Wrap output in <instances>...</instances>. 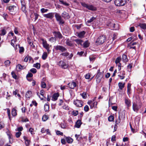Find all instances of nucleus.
Returning a JSON list of instances; mask_svg holds the SVG:
<instances>
[{
    "mask_svg": "<svg viewBox=\"0 0 146 146\" xmlns=\"http://www.w3.org/2000/svg\"><path fill=\"white\" fill-rule=\"evenodd\" d=\"M57 65L64 69H66L68 66V65L65 60H61L59 61L57 64Z\"/></svg>",
    "mask_w": 146,
    "mask_h": 146,
    "instance_id": "1",
    "label": "nucleus"
},
{
    "mask_svg": "<svg viewBox=\"0 0 146 146\" xmlns=\"http://www.w3.org/2000/svg\"><path fill=\"white\" fill-rule=\"evenodd\" d=\"M127 3V0H115V5L117 6H123Z\"/></svg>",
    "mask_w": 146,
    "mask_h": 146,
    "instance_id": "2",
    "label": "nucleus"
},
{
    "mask_svg": "<svg viewBox=\"0 0 146 146\" xmlns=\"http://www.w3.org/2000/svg\"><path fill=\"white\" fill-rule=\"evenodd\" d=\"M106 40V36L105 35H102L98 38L96 42L98 44H101L104 42Z\"/></svg>",
    "mask_w": 146,
    "mask_h": 146,
    "instance_id": "3",
    "label": "nucleus"
},
{
    "mask_svg": "<svg viewBox=\"0 0 146 146\" xmlns=\"http://www.w3.org/2000/svg\"><path fill=\"white\" fill-rule=\"evenodd\" d=\"M55 17L56 18V20L59 22V24H63L64 23V21L59 13H55Z\"/></svg>",
    "mask_w": 146,
    "mask_h": 146,
    "instance_id": "4",
    "label": "nucleus"
},
{
    "mask_svg": "<svg viewBox=\"0 0 146 146\" xmlns=\"http://www.w3.org/2000/svg\"><path fill=\"white\" fill-rule=\"evenodd\" d=\"M74 104L77 107H81L83 106V102L80 100H76L74 101Z\"/></svg>",
    "mask_w": 146,
    "mask_h": 146,
    "instance_id": "5",
    "label": "nucleus"
},
{
    "mask_svg": "<svg viewBox=\"0 0 146 146\" xmlns=\"http://www.w3.org/2000/svg\"><path fill=\"white\" fill-rule=\"evenodd\" d=\"M55 48L57 50H59L62 52L66 50V48L60 45H57L55 46Z\"/></svg>",
    "mask_w": 146,
    "mask_h": 146,
    "instance_id": "6",
    "label": "nucleus"
},
{
    "mask_svg": "<svg viewBox=\"0 0 146 146\" xmlns=\"http://www.w3.org/2000/svg\"><path fill=\"white\" fill-rule=\"evenodd\" d=\"M54 13H50L47 14H44L43 16L44 17L48 19H52L54 17Z\"/></svg>",
    "mask_w": 146,
    "mask_h": 146,
    "instance_id": "7",
    "label": "nucleus"
},
{
    "mask_svg": "<svg viewBox=\"0 0 146 146\" xmlns=\"http://www.w3.org/2000/svg\"><path fill=\"white\" fill-rule=\"evenodd\" d=\"M115 24L112 21H110L107 24V25L111 29L116 30L117 29L115 28Z\"/></svg>",
    "mask_w": 146,
    "mask_h": 146,
    "instance_id": "8",
    "label": "nucleus"
},
{
    "mask_svg": "<svg viewBox=\"0 0 146 146\" xmlns=\"http://www.w3.org/2000/svg\"><path fill=\"white\" fill-rule=\"evenodd\" d=\"M62 17L65 19H68L70 18L69 14L65 11H64L62 14Z\"/></svg>",
    "mask_w": 146,
    "mask_h": 146,
    "instance_id": "9",
    "label": "nucleus"
},
{
    "mask_svg": "<svg viewBox=\"0 0 146 146\" xmlns=\"http://www.w3.org/2000/svg\"><path fill=\"white\" fill-rule=\"evenodd\" d=\"M125 103L128 109L131 106V100L129 99H125Z\"/></svg>",
    "mask_w": 146,
    "mask_h": 146,
    "instance_id": "10",
    "label": "nucleus"
},
{
    "mask_svg": "<svg viewBox=\"0 0 146 146\" xmlns=\"http://www.w3.org/2000/svg\"><path fill=\"white\" fill-rule=\"evenodd\" d=\"M68 85L70 88L73 89L76 86V84L75 82H72L68 83Z\"/></svg>",
    "mask_w": 146,
    "mask_h": 146,
    "instance_id": "11",
    "label": "nucleus"
},
{
    "mask_svg": "<svg viewBox=\"0 0 146 146\" xmlns=\"http://www.w3.org/2000/svg\"><path fill=\"white\" fill-rule=\"evenodd\" d=\"M54 34L56 38H58L60 39L62 38V36L60 32L55 31L54 32Z\"/></svg>",
    "mask_w": 146,
    "mask_h": 146,
    "instance_id": "12",
    "label": "nucleus"
},
{
    "mask_svg": "<svg viewBox=\"0 0 146 146\" xmlns=\"http://www.w3.org/2000/svg\"><path fill=\"white\" fill-rule=\"evenodd\" d=\"M41 40L42 41V44L44 48H46L49 46V44L47 43L46 41L44 40V39L42 38Z\"/></svg>",
    "mask_w": 146,
    "mask_h": 146,
    "instance_id": "13",
    "label": "nucleus"
},
{
    "mask_svg": "<svg viewBox=\"0 0 146 146\" xmlns=\"http://www.w3.org/2000/svg\"><path fill=\"white\" fill-rule=\"evenodd\" d=\"M139 108L136 104L135 103H133V109L134 111L137 112L139 110Z\"/></svg>",
    "mask_w": 146,
    "mask_h": 146,
    "instance_id": "14",
    "label": "nucleus"
},
{
    "mask_svg": "<svg viewBox=\"0 0 146 146\" xmlns=\"http://www.w3.org/2000/svg\"><path fill=\"white\" fill-rule=\"evenodd\" d=\"M17 69H18L19 70H20L23 69H25L26 67L24 66H22L20 64H18L16 66Z\"/></svg>",
    "mask_w": 146,
    "mask_h": 146,
    "instance_id": "15",
    "label": "nucleus"
},
{
    "mask_svg": "<svg viewBox=\"0 0 146 146\" xmlns=\"http://www.w3.org/2000/svg\"><path fill=\"white\" fill-rule=\"evenodd\" d=\"M81 124V121L80 120H78L76 122L75 126L76 127L79 128L80 127Z\"/></svg>",
    "mask_w": 146,
    "mask_h": 146,
    "instance_id": "16",
    "label": "nucleus"
},
{
    "mask_svg": "<svg viewBox=\"0 0 146 146\" xmlns=\"http://www.w3.org/2000/svg\"><path fill=\"white\" fill-rule=\"evenodd\" d=\"M59 96V95L58 93H56L54 94L53 95L52 100L53 101H56L57 99Z\"/></svg>",
    "mask_w": 146,
    "mask_h": 146,
    "instance_id": "17",
    "label": "nucleus"
},
{
    "mask_svg": "<svg viewBox=\"0 0 146 146\" xmlns=\"http://www.w3.org/2000/svg\"><path fill=\"white\" fill-rule=\"evenodd\" d=\"M85 33V32L84 31H83L78 33V36L79 38H82L84 37Z\"/></svg>",
    "mask_w": 146,
    "mask_h": 146,
    "instance_id": "18",
    "label": "nucleus"
},
{
    "mask_svg": "<svg viewBox=\"0 0 146 146\" xmlns=\"http://www.w3.org/2000/svg\"><path fill=\"white\" fill-rule=\"evenodd\" d=\"M66 140L67 142L68 143H71L73 141V139L70 137H66Z\"/></svg>",
    "mask_w": 146,
    "mask_h": 146,
    "instance_id": "19",
    "label": "nucleus"
},
{
    "mask_svg": "<svg viewBox=\"0 0 146 146\" xmlns=\"http://www.w3.org/2000/svg\"><path fill=\"white\" fill-rule=\"evenodd\" d=\"M89 10L95 11L96 10V8L92 5H88L87 8Z\"/></svg>",
    "mask_w": 146,
    "mask_h": 146,
    "instance_id": "20",
    "label": "nucleus"
},
{
    "mask_svg": "<svg viewBox=\"0 0 146 146\" xmlns=\"http://www.w3.org/2000/svg\"><path fill=\"white\" fill-rule=\"evenodd\" d=\"M16 7L14 5L10 6L9 7L8 9L10 12H13Z\"/></svg>",
    "mask_w": 146,
    "mask_h": 146,
    "instance_id": "21",
    "label": "nucleus"
},
{
    "mask_svg": "<svg viewBox=\"0 0 146 146\" xmlns=\"http://www.w3.org/2000/svg\"><path fill=\"white\" fill-rule=\"evenodd\" d=\"M100 75L102 76V74L100 73H98L96 75V77H97L96 81L97 83H99L101 79L99 78Z\"/></svg>",
    "mask_w": 146,
    "mask_h": 146,
    "instance_id": "22",
    "label": "nucleus"
},
{
    "mask_svg": "<svg viewBox=\"0 0 146 146\" xmlns=\"http://www.w3.org/2000/svg\"><path fill=\"white\" fill-rule=\"evenodd\" d=\"M32 92L31 91H28L25 94V97L26 98H29L31 96Z\"/></svg>",
    "mask_w": 146,
    "mask_h": 146,
    "instance_id": "23",
    "label": "nucleus"
},
{
    "mask_svg": "<svg viewBox=\"0 0 146 146\" xmlns=\"http://www.w3.org/2000/svg\"><path fill=\"white\" fill-rule=\"evenodd\" d=\"M122 60L124 62H126L128 61V59L127 58V56L125 54H123L122 55Z\"/></svg>",
    "mask_w": 146,
    "mask_h": 146,
    "instance_id": "24",
    "label": "nucleus"
},
{
    "mask_svg": "<svg viewBox=\"0 0 146 146\" xmlns=\"http://www.w3.org/2000/svg\"><path fill=\"white\" fill-rule=\"evenodd\" d=\"M6 33V30L3 29L0 31V35L1 36H3L5 35Z\"/></svg>",
    "mask_w": 146,
    "mask_h": 146,
    "instance_id": "25",
    "label": "nucleus"
},
{
    "mask_svg": "<svg viewBox=\"0 0 146 146\" xmlns=\"http://www.w3.org/2000/svg\"><path fill=\"white\" fill-rule=\"evenodd\" d=\"M97 104V102H93L92 104L90 105V107L91 109L93 108H95L96 107V106Z\"/></svg>",
    "mask_w": 146,
    "mask_h": 146,
    "instance_id": "26",
    "label": "nucleus"
},
{
    "mask_svg": "<svg viewBox=\"0 0 146 146\" xmlns=\"http://www.w3.org/2000/svg\"><path fill=\"white\" fill-rule=\"evenodd\" d=\"M125 84H123L122 82H119L118 83V86L119 88L121 90H122L124 87Z\"/></svg>",
    "mask_w": 146,
    "mask_h": 146,
    "instance_id": "27",
    "label": "nucleus"
},
{
    "mask_svg": "<svg viewBox=\"0 0 146 146\" xmlns=\"http://www.w3.org/2000/svg\"><path fill=\"white\" fill-rule=\"evenodd\" d=\"M33 67L38 69H39L40 68V63H36L33 64Z\"/></svg>",
    "mask_w": 146,
    "mask_h": 146,
    "instance_id": "28",
    "label": "nucleus"
},
{
    "mask_svg": "<svg viewBox=\"0 0 146 146\" xmlns=\"http://www.w3.org/2000/svg\"><path fill=\"white\" fill-rule=\"evenodd\" d=\"M49 109V106L47 104H45L44 105V110L45 111H47Z\"/></svg>",
    "mask_w": 146,
    "mask_h": 146,
    "instance_id": "29",
    "label": "nucleus"
},
{
    "mask_svg": "<svg viewBox=\"0 0 146 146\" xmlns=\"http://www.w3.org/2000/svg\"><path fill=\"white\" fill-rule=\"evenodd\" d=\"M11 113L12 115L13 116H16L17 115L16 110L14 108H13L12 111Z\"/></svg>",
    "mask_w": 146,
    "mask_h": 146,
    "instance_id": "30",
    "label": "nucleus"
},
{
    "mask_svg": "<svg viewBox=\"0 0 146 146\" xmlns=\"http://www.w3.org/2000/svg\"><path fill=\"white\" fill-rule=\"evenodd\" d=\"M74 41L76 42L78 44L82 45V44L83 42V41L82 40L79 39H75L74 40Z\"/></svg>",
    "mask_w": 146,
    "mask_h": 146,
    "instance_id": "31",
    "label": "nucleus"
},
{
    "mask_svg": "<svg viewBox=\"0 0 146 146\" xmlns=\"http://www.w3.org/2000/svg\"><path fill=\"white\" fill-rule=\"evenodd\" d=\"M17 38L15 37V39H12L11 40V44L14 47L15 45V43L17 41Z\"/></svg>",
    "mask_w": 146,
    "mask_h": 146,
    "instance_id": "32",
    "label": "nucleus"
},
{
    "mask_svg": "<svg viewBox=\"0 0 146 146\" xmlns=\"http://www.w3.org/2000/svg\"><path fill=\"white\" fill-rule=\"evenodd\" d=\"M121 60V58L120 57H119L117 58L115 61V64L117 65L118 63H120V61Z\"/></svg>",
    "mask_w": 146,
    "mask_h": 146,
    "instance_id": "33",
    "label": "nucleus"
},
{
    "mask_svg": "<svg viewBox=\"0 0 146 146\" xmlns=\"http://www.w3.org/2000/svg\"><path fill=\"white\" fill-rule=\"evenodd\" d=\"M48 56L47 53L46 52H44L42 56V58L45 60L46 59Z\"/></svg>",
    "mask_w": 146,
    "mask_h": 146,
    "instance_id": "34",
    "label": "nucleus"
},
{
    "mask_svg": "<svg viewBox=\"0 0 146 146\" xmlns=\"http://www.w3.org/2000/svg\"><path fill=\"white\" fill-rule=\"evenodd\" d=\"M66 44H67L68 45L71 46L72 45V44L71 42V41H70L69 39H68L66 40Z\"/></svg>",
    "mask_w": 146,
    "mask_h": 146,
    "instance_id": "35",
    "label": "nucleus"
},
{
    "mask_svg": "<svg viewBox=\"0 0 146 146\" xmlns=\"http://www.w3.org/2000/svg\"><path fill=\"white\" fill-rule=\"evenodd\" d=\"M96 19V17H92L91 18L90 20H88L86 22V23L87 24L88 23H90L92 22H93L94 20H95Z\"/></svg>",
    "mask_w": 146,
    "mask_h": 146,
    "instance_id": "36",
    "label": "nucleus"
},
{
    "mask_svg": "<svg viewBox=\"0 0 146 146\" xmlns=\"http://www.w3.org/2000/svg\"><path fill=\"white\" fill-rule=\"evenodd\" d=\"M139 26L141 28L143 29H146V24L145 23H141L139 24Z\"/></svg>",
    "mask_w": 146,
    "mask_h": 146,
    "instance_id": "37",
    "label": "nucleus"
},
{
    "mask_svg": "<svg viewBox=\"0 0 146 146\" xmlns=\"http://www.w3.org/2000/svg\"><path fill=\"white\" fill-rule=\"evenodd\" d=\"M59 1L62 4L65 5L66 6H68L69 5V4L68 3H67L65 1H64L62 0H60Z\"/></svg>",
    "mask_w": 146,
    "mask_h": 146,
    "instance_id": "38",
    "label": "nucleus"
},
{
    "mask_svg": "<svg viewBox=\"0 0 146 146\" xmlns=\"http://www.w3.org/2000/svg\"><path fill=\"white\" fill-rule=\"evenodd\" d=\"M89 44L87 41H86L83 44V46L84 47L87 48L89 46Z\"/></svg>",
    "mask_w": 146,
    "mask_h": 146,
    "instance_id": "39",
    "label": "nucleus"
},
{
    "mask_svg": "<svg viewBox=\"0 0 146 146\" xmlns=\"http://www.w3.org/2000/svg\"><path fill=\"white\" fill-rule=\"evenodd\" d=\"M121 121V120L120 116H119L117 119L115 121V126H116V125L119 124Z\"/></svg>",
    "mask_w": 146,
    "mask_h": 146,
    "instance_id": "40",
    "label": "nucleus"
},
{
    "mask_svg": "<svg viewBox=\"0 0 146 146\" xmlns=\"http://www.w3.org/2000/svg\"><path fill=\"white\" fill-rule=\"evenodd\" d=\"M48 118V117L46 115H44L42 117V119L43 121H46Z\"/></svg>",
    "mask_w": 146,
    "mask_h": 146,
    "instance_id": "41",
    "label": "nucleus"
},
{
    "mask_svg": "<svg viewBox=\"0 0 146 146\" xmlns=\"http://www.w3.org/2000/svg\"><path fill=\"white\" fill-rule=\"evenodd\" d=\"M11 74L12 77L14 78L15 79H16L17 78V76L16 75L15 73L14 72H12Z\"/></svg>",
    "mask_w": 146,
    "mask_h": 146,
    "instance_id": "42",
    "label": "nucleus"
},
{
    "mask_svg": "<svg viewBox=\"0 0 146 146\" xmlns=\"http://www.w3.org/2000/svg\"><path fill=\"white\" fill-rule=\"evenodd\" d=\"M48 10L46 9L42 8L41 9L40 11L42 13H44L47 12L48 11Z\"/></svg>",
    "mask_w": 146,
    "mask_h": 146,
    "instance_id": "43",
    "label": "nucleus"
},
{
    "mask_svg": "<svg viewBox=\"0 0 146 146\" xmlns=\"http://www.w3.org/2000/svg\"><path fill=\"white\" fill-rule=\"evenodd\" d=\"M114 119V117L112 115H110L108 117V120L110 121H112Z\"/></svg>",
    "mask_w": 146,
    "mask_h": 146,
    "instance_id": "44",
    "label": "nucleus"
},
{
    "mask_svg": "<svg viewBox=\"0 0 146 146\" xmlns=\"http://www.w3.org/2000/svg\"><path fill=\"white\" fill-rule=\"evenodd\" d=\"M10 63H11L10 61L9 60L6 61L5 62V63H4L5 65L6 66H9V65L10 64Z\"/></svg>",
    "mask_w": 146,
    "mask_h": 146,
    "instance_id": "45",
    "label": "nucleus"
},
{
    "mask_svg": "<svg viewBox=\"0 0 146 146\" xmlns=\"http://www.w3.org/2000/svg\"><path fill=\"white\" fill-rule=\"evenodd\" d=\"M41 86L42 88H45L46 86V84L44 82H41Z\"/></svg>",
    "mask_w": 146,
    "mask_h": 146,
    "instance_id": "46",
    "label": "nucleus"
},
{
    "mask_svg": "<svg viewBox=\"0 0 146 146\" xmlns=\"http://www.w3.org/2000/svg\"><path fill=\"white\" fill-rule=\"evenodd\" d=\"M80 94L84 99H86L87 97V95L85 93H83L82 94Z\"/></svg>",
    "mask_w": 146,
    "mask_h": 146,
    "instance_id": "47",
    "label": "nucleus"
},
{
    "mask_svg": "<svg viewBox=\"0 0 146 146\" xmlns=\"http://www.w3.org/2000/svg\"><path fill=\"white\" fill-rule=\"evenodd\" d=\"M30 140L28 139H27L25 140V143L26 146H28L30 144Z\"/></svg>",
    "mask_w": 146,
    "mask_h": 146,
    "instance_id": "48",
    "label": "nucleus"
},
{
    "mask_svg": "<svg viewBox=\"0 0 146 146\" xmlns=\"http://www.w3.org/2000/svg\"><path fill=\"white\" fill-rule=\"evenodd\" d=\"M21 134V133L20 132H18L16 133L15 136L17 138H19L20 137Z\"/></svg>",
    "mask_w": 146,
    "mask_h": 146,
    "instance_id": "49",
    "label": "nucleus"
},
{
    "mask_svg": "<svg viewBox=\"0 0 146 146\" xmlns=\"http://www.w3.org/2000/svg\"><path fill=\"white\" fill-rule=\"evenodd\" d=\"M56 133L57 135H60L62 136L63 134L62 132H61L60 131L58 130L56 131Z\"/></svg>",
    "mask_w": 146,
    "mask_h": 146,
    "instance_id": "50",
    "label": "nucleus"
},
{
    "mask_svg": "<svg viewBox=\"0 0 146 146\" xmlns=\"http://www.w3.org/2000/svg\"><path fill=\"white\" fill-rule=\"evenodd\" d=\"M69 55V53L67 52L63 53L61 54V55H62L65 56H67Z\"/></svg>",
    "mask_w": 146,
    "mask_h": 146,
    "instance_id": "51",
    "label": "nucleus"
},
{
    "mask_svg": "<svg viewBox=\"0 0 146 146\" xmlns=\"http://www.w3.org/2000/svg\"><path fill=\"white\" fill-rule=\"evenodd\" d=\"M84 110L86 111H88L89 110V108L87 105H86L84 108Z\"/></svg>",
    "mask_w": 146,
    "mask_h": 146,
    "instance_id": "52",
    "label": "nucleus"
},
{
    "mask_svg": "<svg viewBox=\"0 0 146 146\" xmlns=\"http://www.w3.org/2000/svg\"><path fill=\"white\" fill-rule=\"evenodd\" d=\"M91 74L90 73L87 74L85 76V78L86 79H89L90 77Z\"/></svg>",
    "mask_w": 146,
    "mask_h": 146,
    "instance_id": "53",
    "label": "nucleus"
},
{
    "mask_svg": "<svg viewBox=\"0 0 146 146\" xmlns=\"http://www.w3.org/2000/svg\"><path fill=\"white\" fill-rule=\"evenodd\" d=\"M80 136V135H78L76 134L75 135V137H76V139L78 141L80 140L81 139V137H79Z\"/></svg>",
    "mask_w": 146,
    "mask_h": 146,
    "instance_id": "54",
    "label": "nucleus"
},
{
    "mask_svg": "<svg viewBox=\"0 0 146 146\" xmlns=\"http://www.w3.org/2000/svg\"><path fill=\"white\" fill-rule=\"evenodd\" d=\"M30 71L31 72H32L33 73H35L37 72L36 69L34 68H33L31 69L30 70Z\"/></svg>",
    "mask_w": 146,
    "mask_h": 146,
    "instance_id": "55",
    "label": "nucleus"
},
{
    "mask_svg": "<svg viewBox=\"0 0 146 146\" xmlns=\"http://www.w3.org/2000/svg\"><path fill=\"white\" fill-rule=\"evenodd\" d=\"M29 131L31 133V134H34V129L32 128H30L29 129Z\"/></svg>",
    "mask_w": 146,
    "mask_h": 146,
    "instance_id": "56",
    "label": "nucleus"
},
{
    "mask_svg": "<svg viewBox=\"0 0 146 146\" xmlns=\"http://www.w3.org/2000/svg\"><path fill=\"white\" fill-rule=\"evenodd\" d=\"M60 125L61 128L63 129H65L66 128V125L64 123H61Z\"/></svg>",
    "mask_w": 146,
    "mask_h": 146,
    "instance_id": "57",
    "label": "nucleus"
},
{
    "mask_svg": "<svg viewBox=\"0 0 146 146\" xmlns=\"http://www.w3.org/2000/svg\"><path fill=\"white\" fill-rule=\"evenodd\" d=\"M24 48L23 47H20L19 48V52L20 53L23 52L24 51Z\"/></svg>",
    "mask_w": 146,
    "mask_h": 146,
    "instance_id": "58",
    "label": "nucleus"
},
{
    "mask_svg": "<svg viewBox=\"0 0 146 146\" xmlns=\"http://www.w3.org/2000/svg\"><path fill=\"white\" fill-rule=\"evenodd\" d=\"M55 40L56 38L52 37L50 38L49 39V40L51 42H53Z\"/></svg>",
    "mask_w": 146,
    "mask_h": 146,
    "instance_id": "59",
    "label": "nucleus"
},
{
    "mask_svg": "<svg viewBox=\"0 0 146 146\" xmlns=\"http://www.w3.org/2000/svg\"><path fill=\"white\" fill-rule=\"evenodd\" d=\"M33 74L31 73H29L27 75V78L31 77L33 76Z\"/></svg>",
    "mask_w": 146,
    "mask_h": 146,
    "instance_id": "60",
    "label": "nucleus"
},
{
    "mask_svg": "<svg viewBox=\"0 0 146 146\" xmlns=\"http://www.w3.org/2000/svg\"><path fill=\"white\" fill-rule=\"evenodd\" d=\"M4 126V124L1 122H0V129L3 128Z\"/></svg>",
    "mask_w": 146,
    "mask_h": 146,
    "instance_id": "61",
    "label": "nucleus"
},
{
    "mask_svg": "<svg viewBox=\"0 0 146 146\" xmlns=\"http://www.w3.org/2000/svg\"><path fill=\"white\" fill-rule=\"evenodd\" d=\"M34 15L35 16V20H36L37 19L39 15L38 14L36 13H34Z\"/></svg>",
    "mask_w": 146,
    "mask_h": 146,
    "instance_id": "62",
    "label": "nucleus"
},
{
    "mask_svg": "<svg viewBox=\"0 0 146 146\" xmlns=\"http://www.w3.org/2000/svg\"><path fill=\"white\" fill-rule=\"evenodd\" d=\"M78 111H73V115L74 116H76L78 114Z\"/></svg>",
    "mask_w": 146,
    "mask_h": 146,
    "instance_id": "63",
    "label": "nucleus"
},
{
    "mask_svg": "<svg viewBox=\"0 0 146 146\" xmlns=\"http://www.w3.org/2000/svg\"><path fill=\"white\" fill-rule=\"evenodd\" d=\"M116 137L115 135H113L111 138V140L112 141H115V140Z\"/></svg>",
    "mask_w": 146,
    "mask_h": 146,
    "instance_id": "64",
    "label": "nucleus"
}]
</instances>
